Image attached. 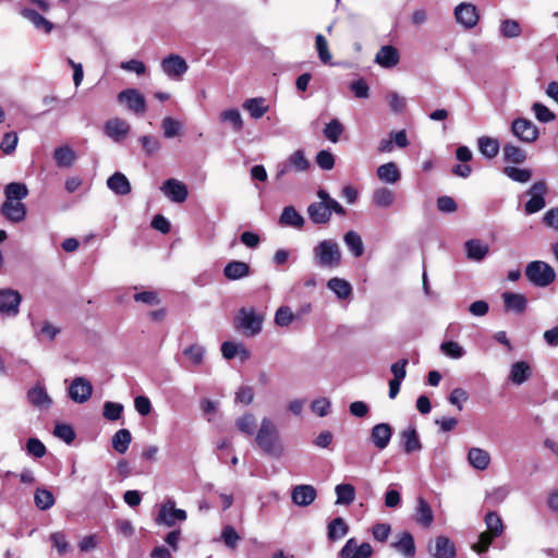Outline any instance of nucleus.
I'll list each match as a JSON object with an SVG mask.
<instances>
[{"mask_svg": "<svg viewBox=\"0 0 558 558\" xmlns=\"http://www.w3.org/2000/svg\"><path fill=\"white\" fill-rule=\"evenodd\" d=\"M93 393L92 383L85 377H76L69 387V396L76 403L86 402Z\"/></svg>", "mask_w": 558, "mask_h": 558, "instance_id": "4468645a", "label": "nucleus"}, {"mask_svg": "<svg viewBox=\"0 0 558 558\" xmlns=\"http://www.w3.org/2000/svg\"><path fill=\"white\" fill-rule=\"evenodd\" d=\"M349 526L342 518H335L328 524V538L337 541L347 535Z\"/></svg>", "mask_w": 558, "mask_h": 558, "instance_id": "49530a36", "label": "nucleus"}, {"mask_svg": "<svg viewBox=\"0 0 558 558\" xmlns=\"http://www.w3.org/2000/svg\"><path fill=\"white\" fill-rule=\"evenodd\" d=\"M161 128L163 131V136L166 138H172L181 133L182 124L171 117H166L161 122Z\"/></svg>", "mask_w": 558, "mask_h": 558, "instance_id": "4d7b16f0", "label": "nucleus"}, {"mask_svg": "<svg viewBox=\"0 0 558 558\" xmlns=\"http://www.w3.org/2000/svg\"><path fill=\"white\" fill-rule=\"evenodd\" d=\"M186 518V511L175 508V501L173 499H168L160 506L155 522L158 525L172 527L177 522H184Z\"/></svg>", "mask_w": 558, "mask_h": 558, "instance_id": "423d86ee", "label": "nucleus"}, {"mask_svg": "<svg viewBox=\"0 0 558 558\" xmlns=\"http://www.w3.org/2000/svg\"><path fill=\"white\" fill-rule=\"evenodd\" d=\"M512 133L522 142L533 143L538 137L537 126L527 119L518 118L512 122Z\"/></svg>", "mask_w": 558, "mask_h": 558, "instance_id": "f8f14e48", "label": "nucleus"}, {"mask_svg": "<svg viewBox=\"0 0 558 558\" xmlns=\"http://www.w3.org/2000/svg\"><path fill=\"white\" fill-rule=\"evenodd\" d=\"M135 302L144 303L146 305H158L160 303V298L157 291H142L137 292L133 295Z\"/></svg>", "mask_w": 558, "mask_h": 558, "instance_id": "774afa93", "label": "nucleus"}, {"mask_svg": "<svg viewBox=\"0 0 558 558\" xmlns=\"http://www.w3.org/2000/svg\"><path fill=\"white\" fill-rule=\"evenodd\" d=\"M317 197L320 201L314 202L307 207V215L313 223H328L332 213H336L339 216L345 215V209L343 206L338 201L332 198L326 190L319 189L317 191Z\"/></svg>", "mask_w": 558, "mask_h": 558, "instance_id": "f257e3e1", "label": "nucleus"}, {"mask_svg": "<svg viewBox=\"0 0 558 558\" xmlns=\"http://www.w3.org/2000/svg\"><path fill=\"white\" fill-rule=\"evenodd\" d=\"M315 264L323 268H336L341 264L342 252L336 240H323L313 248Z\"/></svg>", "mask_w": 558, "mask_h": 558, "instance_id": "7ed1b4c3", "label": "nucleus"}, {"mask_svg": "<svg viewBox=\"0 0 558 558\" xmlns=\"http://www.w3.org/2000/svg\"><path fill=\"white\" fill-rule=\"evenodd\" d=\"M132 441L131 432L126 428L119 429L112 436L111 444L112 448L119 453H125Z\"/></svg>", "mask_w": 558, "mask_h": 558, "instance_id": "a19ab883", "label": "nucleus"}, {"mask_svg": "<svg viewBox=\"0 0 558 558\" xmlns=\"http://www.w3.org/2000/svg\"><path fill=\"white\" fill-rule=\"evenodd\" d=\"M454 17L458 24L466 29L475 27L480 20L477 8L470 2H462L454 8Z\"/></svg>", "mask_w": 558, "mask_h": 558, "instance_id": "9d476101", "label": "nucleus"}, {"mask_svg": "<svg viewBox=\"0 0 558 558\" xmlns=\"http://www.w3.org/2000/svg\"><path fill=\"white\" fill-rule=\"evenodd\" d=\"M441 352L451 359H461L465 350L456 341H446L440 344Z\"/></svg>", "mask_w": 558, "mask_h": 558, "instance_id": "0e129e2a", "label": "nucleus"}, {"mask_svg": "<svg viewBox=\"0 0 558 558\" xmlns=\"http://www.w3.org/2000/svg\"><path fill=\"white\" fill-rule=\"evenodd\" d=\"M343 242L354 257H361L364 254V244L356 231L351 230L344 233Z\"/></svg>", "mask_w": 558, "mask_h": 558, "instance_id": "4c0bfd02", "label": "nucleus"}, {"mask_svg": "<svg viewBox=\"0 0 558 558\" xmlns=\"http://www.w3.org/2000/svg\"><path fill=\"white\" fill-rule=\"evenodd\" d=\"M52 493L46 488H37L34 494V502L40 510H48L54 505Z\"/></svg>", "mask_w": 558, "mask_h": 558, "instance_id": "8fccbe9b", "label": "nucleus"}, {"mask_svg": "<svg viewBox=\"0 0 558 558\" xmlns=\"http://www.w3.org/2000/svg\"><path fill=\"white\" fill-rule=\"evenodd\" d=\"M310 161L302 149L293 151L287 160L277 165L276 178L280 180L290 171L304 172L308 170Z\"/></svg>", "mask_w": 558, "mask_h": 558, "instance_id": "0eeeda50", "label": "nucleus"}, {"mask_svg": "<svg viewBox=\"0 0 558 558\" xmlns=\"http://www.w3.org/2000/svg\"><path fill=\"white\" fill-rule=\"evenodd\" d=\"M374 62L384 69H392L400 62L399 50L391 45H385L377 51Z\"/></svg>", "mask_w": 558, "mask_h": 558, "instance_id": "aec40b11", "label": "nucleus"}, {"mask_svg": "<svg viewBox=\"0 0 558 558\" xmlns=\"http://www.w3.org/2000/svg\"><path fill=\"white\" fill-rule=\"evenodd\" d=\"M160 190L174 203L185 202L189 195L186 185L177 179L166 180Z\"/></svg>", "mask_w": 558, "mask_h": 558, "instance_id": "dca6fc26", "label": "nucleus"}, {"mask_svg": "<svg viewBox=\"0 0 558 558\" xmlns=\"http://www.w3.org/2000/svg\"><path fill=\"white\" fill-rule=\"evenodd\" d=\"M315 46L319 60L325 64H329L331 62L332 57L329 51L328 41L322 34L316 35Z\"/></svg>", "mask_w": 558, "mask_h": 558, "instance_id": "13d9d810", "label": "nucleus"}, {"mask_svg": "<svg viewBox=\"0 0 558 558\" xmlns=\"http://www.w3.org/2000/svg\"><path fill=\"white\" fill-rule=\"evenodd\" d=\"M401 447L405 453H412L422 449L418 434L413 426H409L400 433Z\"/></svg>", "mask_w": 558, "mask_h": 558, "instance_id": "b1692460", "label": "nucleus"}, {"mask_svg": "<svg viewBox=\"0 0 558 558\" xmlns=\"http://www.w3.org/2000/svg\"><path fill=\"white\" fill-rule=\"evenodd\" d=\"M50 541L59 555H65L71 549L64 532H54L50 534Z\"/></svg>", "mask_w": 558, "mask_h": 558, "instance_id": "052dcab7", "label": "nucleus"}, {"mask_svg": "<svg viewBox=\"0 0 558 558\" xmlns=\"http://www.w3.org/2000/svg\"><path fill=\"white\" fill-rule=\"evenodd\" d=\"M317 492L314 486L301 484L293 487L291 492L292 502L299 507H307L314 502Z\"/></svg>", "mask_w": 558, "mask_h": 558, "instance_id": "a211bd4d", "label": "nucleus"}, {"mask_svg": "<svg viewBox=\"0 0 558 558\" xmlns=\"http://www.w3.org/2000/svg\"><path fill=\"white\" fill-rule=\"evenodd\" d=\"M238 429L246 435H253L256 427V418L252 413H245L235 421Z\"/></svg>", "mask_w": 558, "mask_h": 558, "instance_id": "6e6d98bb", "label": "nucleus"}, {"mask_svg": "<svg viewBox=\"0 0 558 558\" xmlns=\"http://www.w3.org/2000/svg\"><path fill=\"white\" fill-rule=\"evenodd\" d=\"M434 557L435 558H454L456 557L454 544L446 536L436 537Z\"/></svg>", "mask_w": 558, "mask_h": 558, "instance_id": "e433bc0d", "label": "nucleus"}, {"mask_svg": "<svg viewBox=\"0 0 558 558\" xmlns=\"http://www.w3.org/2000/svg\"><path fill=\"white\" fill-rule=\"evenodd\" d=\"M242 107L250 113L251 118L255 120L260 119L269 108L263 97L248 98L243 102Z\"/></svg>", "mask_w": 558, "mask_h": 558, "instance_id": "72a5a7b5", "label": "nucleus"}, {"mask_svg": "<svg viewBox=\"0 0 558 558\" xmlns=\"http://www.w3.org/2000/svg\"><path fill=\"white\" fill-rule=\"evenodd\" d=\"M393 429L388 423H379L371 429V441L379 450H384L388 447L392 437Z\"/></svg>", "mask_w": 558, "mask_h": 558, "instance_id": "f3484780", "label": "nucleus"}, {"mask_svg": "<svg viewBox=\"0 0 558 558\" xmlns=\"http://www.w3.org/2000/svg\"><path fill=\"white\" fill-rule=\"evenodd\" d=\"M53 158L61 168L70 167L75 158L74 151L69 147H59L54 150Z\"/></svg>", "mask_w": 558, "mask_h": 558, "instance_id": "5fc2aeb1", "label": "nucleus"}, {"mask_svg": "<svg viewBox=\"0 0 558 558\" xmlns=\"http://www.w3.org/2000/svg\"><path fill=\"white\" fill-rule=\"evenodd\" d=\"M525 276L535 287L545 288L555 281L556 271L549 264L534 260L527 264Z\"/></svg>", "mask_w": 558, "mask_h": 558, "instance_id": "20e7f679", "label": "nucleus"}, {"mask_svg": "<svg viewBox=\"0 0 558 558\" xmlns=\"http://www.w3.org/2000/svg\"><path fill=\"white\" fill-rule=\"evenodd\" d=\"M466 257L474 262H482L489 252V245L477 239H472L464 244Z\"/></svg>", "mask_w": 558, "mask_h": 558, "instance_id": "a878e982", "label": "nucleus"}, {"mask_svg": "<svg viewBox=\"0 0 558 558\" xmlns=\"http://www.w3.org/2000/svg\"><path fill=\"white\" fill-rule=\"evenodd\" d=\"M162 72L172 80H179L189 70L186 61L179 54L171 53L160 63Z\"/></svg>", "mask_w": 558, "mask_h": 558, "instance_id": "9b49d317", "label": "nucleus"}, {"mask_svg": "<svg viewBox=\"0 0 558 558\" xmlns=\"http://www.w3.org/2000/svg\"><path fill=\"white\" fill-rule=\"evenodd\" d=\"M376 173H377L378 179L381 182L387 183V184H395L401 178L399 168L392 161L379 166L377 168Z\"/></svg>", "mask_w": 558, "mask_h": 558, "instance_id": "473e14b6", "label": "nucleus"}, {"mask_svg": "<svg viewBox=\"0 0 558 558\" xmlns=\"http://www.w3.org/2000/svg\"><path fill=\"white\" fill-rule=\"evenodd\" d=\"M485 524L488 530L486 533L494 537H498L504 533L505 526L502 520L495 511H490L485 515Z\"/></svg>", "mask_w": 558, "mask_h": 558, "instance_id": "de8ad7c7", "label": "nucleus"}, {"mask_svg": "<svg viewBox=\"0 0 558 558\" xmlns=\"http://www.w3.org/2000/svg\"><path fill=\"white\" fill-rule=\"evenodd\" d=\"M478 149L486 158H495L499 153V142L489 136H482L477 141Z\"/></svg>", "mask_w": 558, "mask_h": 558, "instance_id": "c03bdc74", "label": "nucleus"}, {"mask_svg": "<svg viewBox=\"0 0 558 558\" xmlns=\"http://www.w3.org/2000/svg\"><path fill=\"white\" fill-rule=\"evenodd\" d=\"M391 546L405 558H413L416 551L414 537L409 532L401 533L399 539L393 542Z\"/></svg>", "mask_w": 558, "mask_h": 558, "instance_id": "c756f323", "label": "nucleus"}, {"mask_svg": "<svg viewBox=\"0 0 558 558\" xmlns=\"http://www.w3.org/2000/svg\"><path fill=\"white\" fill-rule=\"evenodd\" d=\"M504 173L514 182L526 183L532 178V171L526 168L506 167Z\"/></svg>", "mask_w": 558, "mask_h": 558, "instance_id": "603ef678", "label": "nucleus"}, {"mask_svg": "<svg viewBox=\"0 0 558 558\" xmlns=\"http://www.w3.org/2000/svg\"><path fill=\"white\" fill-rule=\"evenodd\" d=\"M53 435L66 444H71L75 438V432L69 424L59 423L54 426Z\"/></svg>", "mask_w": 558, "mask_h": 558, "instance_id": "338daca9", "label": "nucleus"}, {"mask_svg": "<svg viewBox=\"0 0 558 558\" xmlns=\"http://www.w3.org/2000/svg\"><path fill=\"white\" fill-rule=\"evenodd\" d=\"M105 133L114 142H121L130 132V124L120 118H113L106 122Z\"/></svg>", "mask_w": 558, "mask_h": 558, "instance_id": "4be33fe9", "label": "nucleus"}, {"mask_svg": "<svg viewBox=\"0 0 558 558\" xmlns=\"http://www.w3.org/2000/svg\"><path fill=\"white\" fill-rule=\"evenodd\" d=\"M108 189L116 195L124 196L131 193V183L122 172H114L107 179Z\"/></svg>", "mask_w": 558, "mask_h": 558, "instance_id": "393cba45", "label": "nucleus"}, {"mask_svg": "<svg viewBox=\"0 0 558 558\" xmlns=\"http://www.w3.org/2000/svg\"><path fill=\"white\" fill-rule=\"evenodd\" d=\"M250 265L241 260H231L223 268V275L229 280H240L250 275Z\"/></svg>", "mask_w": 558, "mask_h": 558, "instance_id": "bb28decb", "label": "nucleus"}, {"mask_svg": "<svg viewBox=\"0 0 558 558\" xmlns=\"http://www.w3.org/2000/svg\"><path fill=\"white\" fill-rule=\"evenodd\" d=\"M373 547L369 543L357 544L355 538H349L340 550L342 558H369Z\"/></svg>", "mask_w": 558, "mask_h": 558, "instance_id": "2eb2a0df", "label": "nucleus"}, {"mask_svg": "<svg viewBox=\"0 0 558 558\" xmlns=\"http://www.w3.org/2000/svg\"><path fill=\"white\" fill-rule=\"evenodd\" d=\"M118 100L128 106L134 113H144L146 111V100L143 94L135 88H128L119 93Z\"/></svg>", "mask_w": 558, "mask_h": 558, "instance_id": "ddd939ff", "label": "nucleus"}, {"mask_svg": "<svg viewBox=\"0 0 558 558\" xmlns=\"http://www.w3.org/2000/svg\"><path fill=\"white\" fill-rule=\"evenodd\" d=\"M337 505H351L355 499V488L352 484L342 483L336 486Z\"/></svg>", "mask_w": 558, "mask_h": 558, "instance_id": "ea45409f", "label": "nucleus"}, {"mask_svg": "<svg viewBox=\"0 0 558 558\" xmlns=\"http://www.w3.org/2000/svg\"><path fill=\"white\" fill-rule=\"evenodd\" d=\"M468 461L477 471H484L490 463V454L477 447H473L468 452Z\"/></svg>", "mask_w": 558, "mask_h": 558, "instance_id": "7c9ffc66", "label": "nucleus"}, {"mask_svg": "<svg viewBox=\"0 0 558 558\" xmlns=\"http://www.w3.org/2000/svg\"><path fill=\"white\" fill-rule=\"evenodd\" d=\"M504 158L508 162L522 163L526 159V153L512 144H506L504 146Z\"/></svg>", "mask_w": 558, "mask_h": 558, "instance_id": "3c124183", "label": "nucleus"}, {"mask_svg": "<svg viewBox=\"0 0 558 558\" xmlns=\"http://www.w3.org/2000/svg\"><path fill=\"white\" fill-rule=\"evenodd\" d=\"M1 214L11 222L17 223L25 219L26 207L21 201H4Z\"/></svg>", "mask_w": 558, "mask_h": 558, "instance_id": "5701e85b", "label": "nucleus"}, {"mask_svg": "<svg viewBox=\"0 0 558 558\" xmlns=\"http://www.w3.org/2000/svg\"><path fill=\"white\" fill-rule=\"evenodd\" d=\"M123 410V404L112 401H106L104 403L102 415L108 421H118L121 418Z\"/></svg>", "mask_w": 558, "mask_h": 558, "instance_id": "bf43d9fd", "label": "nucleus"}, {"mask_svg": "<svg viewBox=\"0 0 558 558\" xmlns=\"http://www.w3.org/2000/svg\"><path fill=\"white\" fill-rule=\"evenodd\" d=\"M60 333V329L49 322H45L39 330H35V336L39 341H52Z\"/></svg>", "mask_w": 558, "mask_h": 558, "instance_id": "e2e57ef3", "label": "nucleus"}, {"mask_svg": "<svg viewBox=\"0 0 558 558\" xmlns=\"http://www.w3.org/2000/svg\"><path fill=\"white\" fill-rule=\"evenodd\" d=\"M327 288L331 290L339 300H347L352 294V286L349 281L333 277L328 280Z\"/></svg>", "mask_w": 558, "mask_h": 558, "instance_id": "f704fd0d", "label": "nucleus"}, {"mask_svg": "<svg viewBox=\"0 0 558 558\" xmlns=\"http://www.w3.org/2000/svg\"><path fill=\"white\" fill-rule=\"evenodd\" d=\"M415 520L425 527L430 526L434 521L433 510L429 504L422 497L417 498Z\"/></svg>", "mask_w": 558, "mask_h": 558, "instance_id": "c9c22d12", "label": "nucleus"}, {"mask_svg": "<svg viewBox=\"0 0 558 558\" xmlns=\"http://www.w3.org/2000/svg\"><path fill=\"white\" fill-rule=\"evenodd\" d=\"M532 375L531 366L527 362L519 361L511 365L509 379L514 385H522Z\"/></svg>", "mask_w": 558, "mask_h": 558, "instance_id": "2f4dec72", "label": "nucleus"}, {"mask_svg": "<svg viewBox=\"0 0 558 558\" xmlns=\"http://www.w3.org/2000/svg\"><path fill=\"white\" fill-rule=\"evenodd\" d=\"M205 354V348L198 343H193L182 350V355L189 361L190 365L193 367L203 364Z\"/></svg>", "mask_w": 558, "mask_h": 558, "instance_id": "58836bf2", "label": "nucleus"}, {"mask_svg": "<svg viewBox=\"0 0 558 558\" xmlns=\"http://www.w3.org/2000/svg\"><path fill=\"white\" fill-rule=\"evenodd\" d=\"M532 111L534 112L535 118L542 123H548L556 119L555 113L541 102H534Z\"/></svg>", "mask_w": 558, "mask_h": 558, "instance_id": "680f3d73", "label": "nucleus"}, {"mask_svg": "<svg viewBox=\"0 0 558 558\" xmlns=\"http://www.w3.org/2000/svg\"><path fill=\"white\" fill-rule=\"evenodd\" d=\"M255 441L265 453L274 458H280L283 453V445L280 441L279 433L268 417L262 420Z\"/></svg>", "mask_w": 558, "mask_h": 558, "instance_id": "f03ea898", "label": "nucleus"}, {"mask_svg": "<svg viewBox=\"0 0 558 558\" xmlns=\"http://www.w3.org/2000/svg\"><path fill=\"white\" fill-rule=\"evenodd\" d=\"M344 128L338 119H332L324 128L325 137L331 143H338Z\"/></svg>", "mask_w": 558, "mask_h": 558, "instance_id": "864d4df0", "label": "nucleus"}, {"mask_svg": "<svg viewBox=\"0 0 558 558\" xmlns=\"http://www.w3.org/2000/svg\"><path fill=\"white\" fill-rule=\"evenodd\" d=\"M396 194L388 187H379L373 193V203L380 208H388L393 205Z\"/></svg>", "mask_w": 558, "mask_h": 558, "instance_id": "37998d69", "label": "nucleus"}, {"mask_svg": "<svg viewBox=\"0 0 558 558\" xmlns=\"http://www.w3.org/2000/svg\"><path fill=\"white\" fill-rule=\"evenodd\" d=\"M19 13L22 17L29 21L37 29H41L46 34H49L53 28V24L50 21L32 8L21 4Z\"/></svg>", "mask_w": 558, "mask_h": 558, "instance_id": "412c9836", "label": "nucleus"}, {"mask_svg": "<svg viewBox=\"0 0 558 558\" xmlns=\"http://www.w3.org/2000/svg\"><path fill=\"white\" fill-rule=\"evenodd\" d=\"M295 316L289 306H280L275 314V324L279 327H288Z\"/></svg>", "mask_w": 558, "mask_h": 558, "instance_id": "69168bd1", "label": "nucleus"}, {"mask_svg": "<svg viewBox=\"0 0 558 558\" xmlns=\"http://www.w3.org/2000/svg\"><path fill=\"white\" fill-rule=\"evenodd\" d=\"M279 223L284 227L302 229L305 220L293 206H286L279 217Z\"/></svg>", "mask_w": 558, "mask_h": 558, "instance_id": "c85d7f7f", "label": "nucleus"}, {"mask_svg": "<svg viewBox=\"0 0 558 558\" xmlns=\"http://www.w3.org/2000/svg\"><path fill=\"white\" fill-rule=\"evenodd\" d=\"M235 319L238 328H240L245 336L253 337L260 332L264 315L256 312L254 307H241Z\"/></svg>", "mask_w": 558, "mask_h": 558, "instance_id": "39448f33", "label": "nucleus"}, {"mask_svg": "<svg viewBox=\"0 0 558 558\" xmlns=\"http://www.w3.org/2000/svg\"><path fill=\"white\" fill-rule=\"evenodd\" d=\"M499 32L504 38L511 39L521 36L522 28L518 21L506 19L500 22Z\"/></svg>", "mask_w": 558, "mask_h": 558, "instance_id": "09e8293b", "label": "nucleus"}, {"mask_svg": "<svg viewBox=\"0 0 558 558\" xmlns=\"http://www.w3.org/2000/svg\"><path fill=\"white\" fill-rule=\"evenodd\" d=\"M22 295L17 290L0 289V314L5 317H15L20 312Z\"/></svg>", "mask_w": 558, "mask_h": 558, "instance_id": "1a4fd4ad", "label": "nucleus"}, {"mask_svg": "<svg viewBox=\"0 0 558 558\" xmlns=\"http://www.w3.org/2000/svg\"><path fill=\"white\" fill-rule=\"evenodd\" d=\"M547 193V185L544 181H537L531 185L526 194L531 198L524 205L526 215H533L541 211L546 206L545 195Z\"/></svg>", "mask_w": 558, "mask_h": 558, "instance_id": "6e6552de", "label": "nucleus"}, {"mask_svg": "<svg viewBox=\"0 0 558 558\" xmlns=\"http://www.w3.org/2000/svg\"><path fill=\"white\" fill-rule=\"evenodd\" d=\"M505 310L521 314L525 311L527 299L521 293L505 292L502 293Z\"/></svg>", "mask_w": 558, "mask_h": 558, "instance_id": "cd10ccee", "label": "nucleus"}, {"mask_svg": "<svg viewBox=\"0 0 558 558\" xmlns=\"http://www.w3.org/2000/svg\"><path fill=\"white\" fill-rule=\"evenodd\" d=\"M27 401L39 410H48L52 405V399L40 383L27 391Z\"/></svg>", "mask_w": 558, "mask_h": 558, "instance_id": "6ab92c4d", "label": "nucleus"}, {"mask_svg": "<svg viewBox=\"0 0 558 558\" xmlns=\"http://www.w3.org/2000/svg\"><path fill=\"white\" fill-rule=\"evenodd\" d=\"M219 119L223 123H229L234 132H240L243 129L244 122L241 112L236 108L223 110Z\"/></svg>", "mask_w": 558, "mask_h": 558, "instance_id": "79ce46f5", "label": "nucleus"}, {"mask_svg": "<svg viewBox=\"0 0 558 558\" xmlns=\"http://www.w3.org/2000/svg\"><path fill=\"white\" fill-rule=\"evenodd\" d=\"M28 195V189L24 183L11 182L4 187L5 201H22Z\"/></svg>", "mask_w": 558, "mask_h": 558, "instance_id": "a18cd8bd", "label": "nucleus"}]
</instances>
